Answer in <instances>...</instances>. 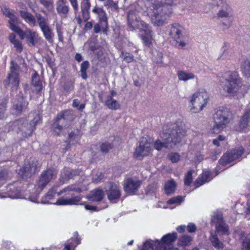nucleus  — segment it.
<instances>
[{"label":"nucleus","mask_w":250,"mask_h":250,"mask_svg":"<svg viewBox=\"0 0 250 250\" xmlns=\"http://www.w3.org/2000/svg\"><path fill=\"white\" fill-rule=\"evenodd\" d=\"M80 175L79 169H72L67 174L69 179H73L74 177Z\"/></svg>","instance_id":"680f3d73"},{"label":"nucleus","mask_w":250,"mask_h":250,"mask_svg":"<svg viewBox=\"0 0 250 250\" xmlns=\"http://www.w3.org/2000/svg\"><path fill=\"white\" fill-rule=\"evenodd\" d=\"M173 0H149L147 14L152 23L157 26H163L172 14Z\"/></svg>","instance_id":"f257e3e1"},{"label":"nucleus","mask_w":250,"mask_h":250,"mask_svg":"<svg viewBox=\"0 0 250 250\" xmlns=\"http://www.w3.org/2000/svg\"><path fill=\"white\" fill-rule=\"evenodd\" d=\"M1 11L3 15H4L6 17L9 18V20L8 21V23L9 24V27L13 31V27L17 26L18 25V18L15 14L11 13L9 8L6 7L2 8Z\"/></svg>","instance_id":"412c9836"},{"label":"nucleus","mask_w":250,"mask_h":250,"mask_svg":"<svg viewBox=\"0 0 250 250\" xmlns=\"http://www.w3.org/2000/svg\"><path fill=\"white\" fill-rule=\"evenodd\" d=\"M92 12L97 15L98 21L94 25V32L96 34L99 33L102 31L104 33L106 34L108 29V18L107 14L103 7H99L95 6L92 10Z\"/></svg>","instance_id":"6e6552de"},{"label":"nucleus","mask_w":250,"mask_h":250,"mask_svg":"<svg viewBox=\"0 0 250 250\" xmlns=\"http://www.w3.org/2000/svg\"><path fill=\"white\" fill-rule=\"evenodd\" d=\"M167 157L172 163H177L180 159V155L177 153H170Z\"/></svg>","instance_id":"4d7b16f0"},{"label":"nucleus","mask_w":250,"mask_h":250,"mask_svg":"<svg viewBox=\"0 0 250 250\" xmlns=\"http://www.w3.org/2000/svg\"><path fill=\"white\" fill-rule=\"evenodd\" d=\"M12 43L14 45V47L18 52L21 53L22 52L23 46L21 41L17 39L14 41Z\"/></svg>","instance_id":"13d9d810"},{"label":"nucleus","mask_w":250,"mask_h":250,"mask_svg":"<svg viewBox=\"0 0 250 250\" xmlns=\"http://www.w3.org/2000/svg\"><path fill=\"white\" fill-rule=\"evenodd\" d=\"M193 241V237L188 234H183L180 236L177 241V245L180 247L185 248L189 247Z\"/></svg>","instance_id":"bb28decb"},{"label":"nucleus","mask_w":250,"mask_h":250,"mask_svg":"<svg viewBox=\"0 0 250 250\" xmlns=\"http://www.w3.org/2000/svg\"><path fill=\"white\" fill-rule=\"evenodd\" d=\"M40 3L46 9H50L53 7L52 0H40Z\"/></svg>","instance_id":"bf43d9fd"},{"label":"nucleus","mask_w":250,"mask_h":250,"mask_svg":"<svg viewBox=\"0 0 250 250\" xmlns=\"http://www.w3.org/2000/svg\"><path fill=\"white\" fill-rule=\"evenodd\" d=\"M231 117V112L227 108L222 107L218 109L213 115L214 125L211 129L212 133L220 132L229 124Z\"/></svg>","instance_id":"0eeeda50"},{"label":"nucleus","mask_w":250,"mask_h":250,"mask_svg":"<svg viewBox=\"0 0 250 250\" xmlns=\"http://www.w3.org/2000/svg\"><path fill=\"white\" fill-rule=\"evenodd\" d=\"M112 145L108 142L102 143L100 146L101 150L102 152L106 153L111 149Z\"/></svg>","instance_id":"6e6d98bb"},{"label":"nucleus","mask_w":250,"mask_h":250,"mask_svg":"<svg viewBox=\"0 0 250 250\" xmlns=\"http://www.w3.org/2000/svg\"><path fill=\"white\" fill-rule=\"evenodd\" d=\"M82 198V197L81 195L75 196H72V198H71L61 197L58 199L57 204L58 205H78Z\"/></svg>","instance_id":"b1692460"},{"label":"nucleus","mask_w":250,"mask_h":250,"mask_svg":"<svg viewBox=\"0 0 250 250\" xmlns=\"http://www.w3.org/2000/svg\"><path fill=\"white\" fill-rule=\"evenodd\" d=\"M244 152V149L242 146L235 148L230 151H228L224 154L219 160V164L225 166L233 161L240 158Z\"/></svg>","instance_id":"f8f14e48"},{"label":"nucleus","mask_w":250,"mask_h":250,"mask_svg":"<svg viewBox=\"0 0 250 250\" xmlns=\"http://www.w3.org/2000/svg\"><path fill=\"white\" fill-rule=\"evenodd\" d=\"M186 229V226L185 225H182L178 226L176 228V230L179 233H182L185 231Z\"/></svg>","instance_id":"774afa93"},{"label":"nucleus","mask_w":250,"mask_h":250,"mask_svg":"<svg viewBox=\"0 0 250 250\" xmlns=\"http://www.w3.org/2000/svg\"><path fill=\"white\" fill-rule=\"evenodd\" d=\"M62 129L63 127L60 125V122L55 118L51 125V130L53 135L57 136H60Z\"/></svg>","instance_id":"e433bc0d"},{"label":"nucleus","mask_w":250,"mask_h":250,"mask_svg":"<svg viewBox=\"0 0 250 250\" xmlns=\"http://www.w3.org/2000/svg\"><path fill=\"white\" fill-rule=\"evenodd\" d=\"M65 0H59L57 3V11L60 14L66 15L69 12V7L66 4Z\"/></svg>","instance_id":"f704fd0d"},{"label":"nucleus","mask_w":250,"mask_h":250,"mask_svg":"<svg viewBox=\"0 0 250 250\" xmlns=\"http://www.w3.org/2000/svg\"><path fill=\"white\" fill-rule=\"evenodd\" d=\"M152 149L147 144L142 145L141 143L139 146L137 147L133 154L134 158L142 160L144 157L148 156Z\"/></svg>","instance_id":"6ab92c4d"},{"label":"nucleus","mask_w":250,"mask_h":250,"mask_svg":"<svg viewBox=\"0 0 250 250\" xmlns=\"http://www.w3.org/2000/svg\"><path fill=\"white\" fill-rule=\"evenodd\" d=\"M243 250H250V234L247 235L242 243Z\"/></svg>","instance_id":"603ef678"},{"label":"nucleus","mask_w":250,"mask_h":250,"mask_svg":"<svg viewBox=\"0 0 250 250\" xmlns=\"http://www.w3.org/2000/svg\"><path fill=\"white\" fill-rule=\"evenodd\" d=\"M241 69L244 76L250 77V60H245L241 64Z\"/></svg>","instance_id":"79ce46f5"},{"label":"nucleus","mask_w":250,"mask_h":250,"mask_svg":"<svg viewBox=\"0 0 250 250\" xmlns=\"http://www.w3.org/2000/svg\"><path fill=\"white\" fill-rule=\"evenodd\" d=\"M67 191H75L77 193H81L82 192V189L78 187H77L75 185H71L64 188L63 189L61 190L60 191L57 193L58 195H61L64 192Z\"/></svg>","instance_id":"58836bf2"},{"label":"nucleus","mask_w":250,"mask_h":250,"mask_svg":"<svg viewBox=\"0 0 250 250\" xmlns=\"http://www.w3.org/2000/svg\"><path fill=\"white\" fill-rule=\"evenodd\" d=\"M106 194L108 199L111 203H116L121 196V191L119 186L113 183L106 191Z\"/></svg>","instance_id":"a211bd4d"},{"label":"nucleus","mask_w":250,"mask_h":250,"mask_svg":"<svg viewBox=\"0 0 250 250\" xmlns=\"http://www.w3.org/2000/svg\"><path fill=\"white\" fill-rule=\"evenodd\" d=\"M141 184L142 182L140 180L127 178L124 180L123 188L128 195H134L138 191Z\"/></svg>","instance_id":"2eb2a0df"},{"label":"nucleus","mask_w":250,"mask_h":250,"mask_svg":"<svg viewBox=\"0 0 250 250\" xmlns=\"http://www.w3.org/2000/svg\"><path fill=\"white\" fill-rule=\"evenodd\" d=\"M28 103L26 102L24 98L21 96L18 98L17 103L13 105V109L15 113L17 115H21L24 108L27 107Z\"/></svg>","instance_id":"393cba45"},{"label":"nucleus","mask_w":250,"mask_h":250,"mask_svg":"<svg viewBox=\"0 0 250 250\" xmlns=\"http://www.w3.org/2000/svg\"><path fill=\"white\" fill-rule=\"evenodd\" d=\"M75 233L77 234L76 237L69 239L65 245L63 250H75L76 247L81 243V238L79 236L77 232Z\"/></svg>","instance_id":"c85d7f7f"},{"label":"nucleus","mask_w":250,"mask_h":250,"mask_svg":"<svg viewBox=\"0 0 250 250\" xmlns=\"http://www.w3.org/2000/svg\"><path fill=\"white\" fill-rule=\"evenodd\" d=\"M13 27V31L17 34L21 40H23L26 38L27 41L29 42L32 46H35L36 43L38 42L40 39L39 34L37 32L34 31L30 29L23 31L18 25Z\"/></svg>","instance_id":"9d476101"},{"label":"nucleus","mask_w":250,"mask_h":250,"mask_svg":"<svg viewBox=\"0 0 250 250\" xmlns=\"http://www.w3.org/2000/svg\"><path fill=\"white\" fill-rule=\"evenodd\" d=\"M177 74L179 80L183 81H187L188 80L193 79L195 77L192 73H186L182 70L178 71Z\"/></svg>","instance_id":"4c0bfd02"},{"label":"nucleus","mask_w":250,"mask_h":250,"mask_svg":"<svg viewBox=\"0 0 250 250\" xmlns=\"http://www.w3.org/2000/svg\"><path fill=\"white\" fill-rule=\"evenodd\" d=\"M9 194L12 198H18L20 195V192L19 190H16L14 191V189L12 190V189H10L9 191Z\"/></svg>","instance_id":"0e129e2a"},{"label":"nucleus","mask_w":250,"mask_h":250,"mask_svg":"<svg viewBox=\"0 0 250 250\" xmlns=\"http://www.w3.org/2000/svg\"><path fill=\"white\" fill-rule=\"evenodd\" d=\"M212 5L217 6H222V9L218 13V16L219 18L229 17V7L224 0H213Z\"/></svg>","instance_id":"aec40b11"},{"label":"nucleus","mask_w":250,"mask_h":250,"mask_svg":"<svg viewBox=\"0 0 250 250\" xmlns=\"http://www.w3.org/2000/svg\"><path fill=\"white\" fill-rule=\"evenodd\" d=\"M220 154L221 151L218 148L211 149L209 151V158L213 161H216Z\"/></svg>","instance_id":"3c124183"},{"label":"nucleus","mask_w":250,"mask_h":250,"mask_svg":"<svg viewBox=\"0 0 250 250\" xmlns=\"http://www.w3.org/2000/svg\"><path fill=\"white\" fill-rule=\"evenodd\" d=\"M127 19L129 30L133 31L138 29L143 44L148 47H151L154 41L151 26L141 20L138 15V12L135 10H130L128 12Z\"/></svg>","instance_id":"f03ea898"},{"label":"nucleus","mask_w":250,"mask_h":250,"mask_svg":"<svg viewBox=\"0 0 250 250\" xmlns=\"http://www.w3.org/2000/svg\"><path fill=\"white\" fill-rule=\"evenodd\" d=\"M104 6L106 7L107 9H110L113 11H116L119 9L118 1L106 0L104 3Z\"/></svg>","instance_id":"c03bdc74"},{"label":"nucleus","mask_w":250,"mask_h":250,"mask_svg":"<svg viewBox=\"0 0 250 250\" xmlns=\"http://www.w3.org/2000/svg\"><path fill=\"white\" fill-rule=\"evenodd\" d=\"M209 241L212 245L217 250L223 249L224 247L223 243L220 241L216 234H212L209 237Z\"/></svg>","instance_id":"c9c22d12"},{"label":"nucleus","mask_w":250,"mask_h":250,"mask_svg":"<svg viewBox=\"0 0 250 250\" xmlns=\"http://www.w3.org/2000/svg\"><path fill=\"white\" fill-rule=\"evenodd\" d=\"M177 185L174 179H171L166 182L164 186L165 192L167 195L173 194L176 189Z\"/></svg>","instance_id":"7c9ffc66"},{"label":"nucleus","mask_w":250,"mask_h":250,"mask_svg":"<svg viewBox=\"0 0 250 250\" xmlns=\"http://www.w3.org/2000/svg\"><path fill=\"white\" fill-rule=\"evenodd\" d=\"M32 84L35 87L36 91L39 92L42 89V83L40 80V76L37 71H35L32 76Z\"/></svg>","instance_id":"2f4dec72"},{"label":"nucleus","mask_w":250,"mask_h":250,"mask_svg":"<svg viewBox=\"0 0 250 250\" xmlns=\"http://www.w3.org/2000/svg\"><path fill=\"white\" fill-rule=\"evenodd\" d=\"M19 13L22 19L29 25L31 26H35L36 25V19L30 12L25 10H20Z\"/></svg>","instance_id":"a878e982"},{"label":"nucleus","mask_w":250,"mask_h":250,"mask_svg":"<svg viewBox=\"0 0 250 250\" xmlns=\"http://www.w3.org/2000/svg\"><path fill=\"white\" fill-rule=\"evenodd\" d=\"M8 100L4 98L0 99V120L5 118L7 107Z\"/></svg>","instance_id":"a19ab883"},{"label":"nucleus","mask_w":250,"mask_h":250,"mask_svg":"<svg viewBox=\"0 0 250 250\" xmlns=\"http://www.w3.org/2000/svg\"><path fill=\"white\" fill-rule=\"evenodd\" d=\"M225 83L223 90L229 96H234L238 93L242 85V79L236 71H228L225 73Z\"/></svg>","instance_id":"20e7f679"},{"label":"nucleus","mask_w":250,"mask_h":250,"mask_svg":"<svg viewBox=\"0 0 250 250\" xmlns=\"http://www.w3.org/2000/svg\"><path fill=\"white\" fill-rule=\"evenodd\" d=\"M192 173L193 171L189 170L185 175L184 178V184L185 186L188 187L192 183L193 181Z\"/></svg>","instance_id":"49530a36"},{"label":"nucleus","mask_w":250,"mask_h":250,"mask_svg":"<svg viewBox=\"0 0 250 250\" xmlns=\"http://www.w3.org/2000/svg\"><path fill=\"white\" fill-rule=\"evenodd\" d=\"M183 201V198L181 196H176L173 197L167 201V204L172 205L175 204H180Z\"/></svg>","instance_id":"8fccbe9b"},{"label":"nucleus","mask_w":250,"mask_h":250,"mask_svg":"<svg viewBox=\"0 0 250 250\" xmlns=\"http://www.w3.org/2000/svg\"><path fill=\"white\" fill-rule=\"evenodd\" d=\"M38 123V120H36L35 118L32 120L29 123V125L30 129L29 130V132H28V135L26 136V137L30 136L32 135L34 131L36 129V127Z\"/></svg>","instance_id":"864d4df0"},{"label":"nucleus","mask_w":250,"mask_h":250,"mask_svg":"<svg viewBox=\"0 0 250 250\" xmlns=\"http://www.w3.org/2000/svg\"><path fill=\"white\" fill-rule=\"evenodd\" d=\"M250 111H246L241 117L239 122V128L241 132H246L250 130Z\"/></svg>","instance_id":"4be33fe9"},{"label":"nucleus","mask_w":250,"mask_h":250,"mask_svg":"<svg viewBox=\"0 0 250 250\" xmlns=\"http://www.w3.org/2000/svg\"><path fill=\"white\" fill-rule=\"evenodd\" d=\"M187 130L185 125L182 121H177L172 126L170 132L164 133L163 138L165 142L156 140L154 144L155 149L159 151L162 148H167L173 147L176 145L180 143L182 138L186 135Z\"/></svg>","instance_id":"7ed1b4c3"},{"label":"nucleus","mask_w":250,"mask_h":250,"mask_svg":"<svg viewBox=\"0 0 250 250\" xmlns=\"http://www.w3.org/2000/svg\"><path fill=\"white\" fill-rule=\"evenodd\" d=\"M37 165L38 161L37 160H30L25 162L19 169L18 173L22 178L30 177L37 171Z\"/></svg>","instance_id":"4468645a"},{"label":"nucleus","mask_w":250,"mask_h":250,"mask_svg":"<svg viewBox=\"0 0 250 250\" xmlns=\"http://www.w3.org/2000/svg\"><path fill=\"white\" fill-rule=\"evenodd\" d=\"M54 170L51 168H48L42 172L39 179L36 184L37 190L41 191L46 187L48 183L53 179Z\"/></svg>","instance_id":"dca6fc26"},{"label":"nucleus","mask_w":250,"mask_h":250,"mask_svg":"<svg viewBox=\"0 0 250 250\" xmlns=\"http://www.w3.org/2000/svg\"><path fill=\"white\" fill-rule=\"evenodd\" d=\"M186 229L188 233H193L197 230V227L193 223H189Z\"/></svg>","instance_id":"052dcab7"},{"label":"nucleus","mask_w":250,"mask_h":250,"mask_svg":"<svg viewBox=\"0 0 250 250\" xmlns=\"http://www.w3.org/2000/svg\"><path fill=\"white\" fill-rule=\"evenodd\" d=\"M223 213L221 212H216L214 214L211 218V222L215 226L225 222Z\"/></svg>","instance_id":"ea45409f"},{"label":"nucleus","mask_w":250,"mask_h":250,"mask_svg":"<svg viewBox=\"0 0 250 250\" xmlns=\"http://www.w3.org/2000/svg\"><path fill=\"white\" fill-rule=\"evenodd\" d=\"M75 15V20L78 24L81 26L83 21H86L90 18V0H81V11L79 12L78 0H69Z\"/></svg>","instance_id":"423d86ee"},{"label":"nucleus","mask_w":250,"mask_h":250,"mask_svg":"<svg viewBox=\"0 0 250 250\" xmlns=\"http://www.w3.org/2000/svg\"><path fill=\"white\" fill-rule=\"evenodd\" d=\"M57 120H63L66 124L69 123L74 120L73 112L71 109H65L61 111L55 118Z\"/></svg>","instance_id":"5701e85b"},{"label":"nucleus","mask_w":250,"mask_h":250,"mask_svg":"<svg viewBox=\"0 0 250 250\" xmlns=\"http://www.w3.org/2000/svg\"><path fill=\"white\" fill-rule=\"evenodd\" d=\"M57 32L58 34V39L60 42H63V32L62 31L61 28H57Z\"/></svg>","instance_id":"69168bd1"},{"label":"nucleus","mask_w":250,"mask_h":250,"mask_svg":"<svg viewBox=\"0 0 250 250\" xmlns=\"http://www.w3.org/2000/svg\"><path fill=\"white\" fill-rule=\"evenodd\" d=\"M104 197V193L102 189H96L93 190L88 198L90 201L94 202L101 201Z\"/></svg>","instance_id":"473e14b6"},{"label":"nucleus","mask_w":250,"mask_h":250,"mask_svg":"<svg viewBox=\"0 0 250 250\" xmlns=\"http://www.w3.org/2000/svg\"><path fill=\"white\" fill-rule=\"evenodd\" d=\"M121 57L127 62H131L134 61V56L128 52H122Z\"/></svg>","instance_id":"5fc2aeb1"},{"label":"nucleus","mask_w":250,"mask_h":250,"mask_svg":"<svg viewBox=\"0 0 250 250\" xmlns=\"http://www.w3.org/2000/svg\"><path fill=\"white\" fill-rule=\"evenodd\" d=\"M105 105L111 109H118L120 105L116 100H113V98L111 97H108L107 99L105 102Z\"/></svg>","instance_id":"37998d69"},{"label":"nucleus","mask_w":250,"mask_h":250,"mask_svg":"<svg viewBox=\"0 0 250 250\" xmlns=\"http://www.w3.org/2000/svg\"><path fill=\"white\" fill-rule=\"evenodd\" d=\"M57 187L53 186L52 188H50L46 195L44 196L45 200H50L52 199L57 193Z\"/></svg>","instance_id":"de8ad7c7"},{"label":"nucleus","mask_w":250,"mask_h":250,"mask_svg":"<svg viewBox=\"0 0 250 250\" xmlns=\"http://www.w3.org/2000/svg\"><path fill=\"white\" fill-rule=\"evenodd\" d=\"M45 61L50 68H53L55 66V60L51 57L49 56L46 57Z\"/></svg>","instance_id":"e2e57ef3"},{"label":"nucleus","mask_w":250,"mask_h":250,"mask_svg":"<svg viewBox=\"0 0 250 250\" xmlns=\"http://www.w3.org/2000/svg\"><path fill=\"white\" fill-rule=\"evenodd\" d=\"M86 23L84 25V29L86 31L92 29L93 27V23L91 21H85Z\"/></svg>","instance_id":"338daca9"},{"label":"nucleus","mask_w":250,"mask_h":250,"mask_svg":"<svg viewBox=\"0 0 250 250\" xmlns=\"http://www.w3.org/2000/svg\"><path fill=\"white\" fill-rule=\"evenodd\" d=\"M182 30V26L178 23H174L171 25L169 33V36L176 42L175 45L179 48H182L186 45L185 42L181 41Z\"/></svg>","instance_id":"f3484780"},{"label":"nucleus","mask_w":250,"mask_h":250,"mask_svg":"<svg viewBox=\"0 0 250 250\" xmlns=\"http://www.w3.org/2000/svg\"><path fill=\"white\" fill-rule=\"evenodd\" d=\"M81 138V136L79 130L77 129L76 131H71L68 134V143L66 147H69L71 145H74L78 143Z\"/></svg>","instance_id":"cd10ccee"},{"label":"nucleus","mask_w":250,"mask_h":250,"mask_svg":"<svg viewBox=\"0 0 250 250\" xmlns=\"http://www.w3.org/2000/svg\"><path fill=\"white\" fill-rule=\"evenodd\" d=\"M63 88L66 93H69L74 89V83L72 82L71 81H67L65 82L63 85Z\"/></svg>","instance_id":"09e8293b"},{"label":"nucleus","mask_w":250,"mask_h":250,"mask_svg":"<svg viewBox=\"0 0 250 250\" xmlns=\"http://www.w3.org/2000/svg\"><path fill=\"white\" fill-rule=\"evenodd\" d=\"M216 232L222 235H229L230 233L228 225L225 222L215 227Z\"/></svg>","instance_id":"72a5a7b5"},{"label":"nucleus","mask_w":250,"mask_h":250,"mask_svg":"<svg viewBox=\"0 0 250 250\" xmlns=\"http://www.w3.org/2000/svg\"><path fill=\"white\" fill-rule=\"evenodd\" d=\"M177 237V233L172 232L164 235L160 240H147L144 243L142 250H167V247L173 245Z\"/></svg>","instance_id":"39448f33"},{"label":"nucleus","mask_w":250,"mask_h":250,"mask_svg":"<svg viewBox=\"0 0 250 250\" xmlns=\"http://www.w3.org/2000/svg\"><path fill=\"white\" fill-rule=\"evenodd\" d=\"M36 17L44 37L49 43H53L54 35L45 19L40 14L37 15Z\"/></svg>","instance_id":"ddd939ff"},{"label":"nucleus","mask_w":250,"mask_h":250,"mask_svg":"<svg viewBox=\"0 0 250 250\" xmlns=\"http://www.w3.org/2000/svg\"><path fill=\"white\" fill-rule=\"evenodd\" d=\"M211 175V172L209 171H204L200 176H199L195 181L194 186L196 188H199L208 182V178Z\"/></svg>","instance_id":"c756f323"},{"label":"nucleus","mask_w":250,"mask_h":250,"mask_svg":"<svg viewBox=\"0 0 250 250\" xmlns=\"http://www.w3.org/2000/svg\"><path fill=\"white\" fill-rule=\"evenodd\" d=\"M10 72L8 74L7 77L5 80V85H9L11 83L13 87L17 88L20 84V66L14 61L10 62Z\"/></svg>","instance_id":"9b49d317"},{"label":"nucleus","mask_w":250,"mask_h":250,"mask_svg":"<svg viewBox=\"0 0 250 250\" xmlns=\"http://www.w3.org/2000/svg\"><path fill=\"white\" fill-rule=\"evenodd\" d=\"M208 99L209 96L207 92H197L194 93L190 101L192 112L198 113L201 111L206 106Z\"/></svg>","instance_id":"1a4fd4ad"},{"label":"nucleus","mask_w":250,"mask_h":250,"mask_svg":"<svg viewBox=\"0 0 250 250\" xmlns=\"http://www.w3.org/2000/svg\"><path fill=\"white\" fill-rule=\"evenodd\" d=\"M89 66V63L88 61L83 62L81 65V75L83 80H86L87 78L86 71Z\"/></svg>","instance_id":"a18cd8bd"}]
</instances>
